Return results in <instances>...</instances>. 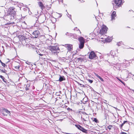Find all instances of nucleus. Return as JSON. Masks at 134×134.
Wrapping results in <instances>:
<instances>
[{"mask_svg":"<svg viewBox=\"0 0 134 134\" xmlns=\"http://www.w3.org/2000/svg\"><path fill=\"white\" fill-rule=\"evenodd\" d=\"M48 49L53 54L57 55L60 51L59 47L57 45L50 46L48 47Z\"/></svg>","mask_w":134,"mask_h":134,"instance_id":"nucleus-1","label":"nucleus"},{"mask_svg":"<svg viewBox=\"0 0 134 134\" xmlns=\"http://www.w3.org/2000/svg\"><path fill=\"white\" fill-rule=\"evenodd\" d=\"M78 113L81 115V118L85 121H87L89 119V116L85 112L79 111Z\"/></svg>","mask_w":134,"mask_h":134,"instance_id":"nucleus-2","label":"nucleus"},{"mask_svg":"<svg viewBox=\"0 0 134 134\" xmlns=\"http://www.w3.org/2000/svg\"><path fill=\"white\" fill-rule=\"evenodd\" d=\"M113 7L116 8L119 7L121 6V4L122 3V0H113Z\"/></svg>","mask_w":134,"mask_h":134,"instance_id":"nucleus-3","label":"nucleus"},{"mask_svg":"<svg viewBox=\"0 0 134 134\" xmlns=\"http://www.w3.org/2000/svg\"><path fill=\"white\" fill-rule=\"evenodd\" d=\"M118 66H119V69H121L123 68H126L128 66L129 64V62L127 60H125V63H123L121 64H118Z\"/></svg>","mask_w":134,"mask_h":134,"instance_id":"nucleus-4","label":"nucleus"},{"mask_svg":"<svg viewBox=\"0 0 134 134\" xmlns=\"http://www.w3.org/2000/svg\"><path fill=\"white\" fill-rule=\"evenodd\" d=\"M15 8L13 7H10L8 9L7 12V15H11L15 16L16 15V12L15 10Z\"/></svg>","mask_w":134,"mask_h":134,"instance_id":"nucleus-5","label":"nucleus"},{"mask_svg":"<svg viewBox=\"0 0 134 134\" xmlns=\"http://www.w3.org/2000/svg\"><path fill=\"white\" fill-rule=\"evenodd\" d=\"M79 40L80 42V43L79 45V48L80 49H81L84 47L85 43L83 37H81L79 38Z\"/></svg>","mask_w":134,"mask_h":134,"instance_id":"nucleus-6","label":"nucleus"},{"mask_svg":"<svg viewBox=\"0 0 134 134\" xmlns=\"http://www.w3.org/2000/svg\"><path fill=\"white\" fill-rule=\"evenodd\" d=\"M89 58L90 59L95 60L97 59L98 57L95 54L94 52L93 51H92L90 53Z\"/></svg>","mask_w":134,"mask_h":134,"instance_id":"nucleus-7","label":"nucleus"},{"mask_svg":"<svg viewBox=\"0 0 134 134\" xmlns=\"http://www.w3.org/2000/svg\"><path fill=\"white\" fill-rule=\"evenodd\" d=\"M107 27L106 26L103 25L100 30L99 33L101 35H103L107 31Z\"/></svg>","mask_w":134,"mask_h":134,"instance_id":"nucleus-8","label":"nucleus"},{"mask_svg":"<svg viewBox=\"0 0 134 134\" xmlns=\"http://www.w3.org/2000/svg\"><path fill=\"white\" fill-rule=\"evenodd\" d=\"M40 34L39 31L38 30H35L32 33L33 37L35 38H37L39 36Z\"/></svg>","mask_w":134,"mask_h":134,"instance_id":"nucleus-9","label":"nucleus"},{"mask_svg":"<svg viewBox=\"0 0 134 134\" xmlns=\"http://www.w3.org/2000/svg\"><path fill=\"white\" fill-rule=\"evenodd\" d=\"M65 46L69 51H71L72 49V45L70 44H65Z\"/></svg>","mask_w":134,"mask_h":134,"instance_id":"nucleus-10","label":"nucleus"},{"mask_svg":"<svg viewBox=\"0 0 134 134\" xmlns=\"http://www.w3.org/2000/svg\"><path fill=\"white\" fill-rule=\"evenodd\" d=\"M125 125V126H129V124L128 122L127 121H124L123 123L121 125H120V127L121 129H122V126Z\"/></svg>","mask_w":134,"mask_h":134,"instance_id":"nucleus-11","label":"nucleus"},{"mask_svg":"<svg viewBox=\"0 0 134 134\" xmlns=\"http://www.w3.org/2000/svg\"><path fill=\"white\" fill-rule=\"evenodd\" d=\"M15 16L7 14V15L6 16L7 18V19L8 21H10V20L14 19L15 17Z\"/></svg>","mask_w":134,"mask_h":134,"instance_id":"nucleus-12","label":"nucleus"},{"mask_svg":"<svg viewBox=\"0 0 134 134\" xmlns=\"http://www.w3.org/2000/svg\"><path fill=\"white\" fill-rule=\"evenodd\" d=\"M25 90L26 91H27L28 90H30V83H28L26 85H25Z\"/></svg>","mask_w":134,"mask_h":134,"instance_id":"nucleus-13","label":"nucleus"},{"mask_svg":"<svg viewBox=\"0 0 134 134\" xmlns=\"http://www.w3.org/2000/svg\"><path fill=\"white\" fill-rule=\"evenodd\" d=\"M116 12L114 11H113L111 15L112 20L115 19V18L116 17Z\"/></svg>","mask_w":134,"mask_h":134,"instance_id":"nucleus-14","label":"nucleus"},{"mask_svg":"<svg viewBox=\"0 0 134 134\" xmlns=\"http://www.w3.org/2000/svg\"><path fill=\"white\" fill-rule=\"evenodd\" d=\"M38 4L39 6L41 7V8L42 10H43V8H44V7L43 4L41 2H38Z\"/></svg>","mask_w":134,"mask_h":134,"instance_id":"nucleus-15","label":"nucleus"},{"mask_svg":"<svg viewBox=\"0 0 134 134\" xmlns=\"http://www.w3.org/2000/svg\"><path fill=\"white\" fill-rule=\"evenodd\" d=\"M18 37L21 41H23V40H25L26 38V37L24 36H23L21 35L19 36Z\"/></svg>","mask_w":134,"mask_h":134,"instance_id":"nucleus-16","label":"nucleus"},{"mask_svg":"<svg viewBox=\"0 0 134 134\" xmlns=\"http://www.w3.org/2000/svg\"><path fill=\"white\" fill-rule=\"evenodd\" d=\"M59 77L58 80L60 82H61L63 80H65L64 77L63 76H61L60 75H59Z\"/></svg>","mask_w":134,"mask_h":134,"instance_id":"nucleus-17","label":"nucleus"},{"mask_svg":"<svg viewBox=\"0 0 134 134\" xmlns=\"http://www.w3.org/2000/svg\"><path fill=\"white\" fill-rule=\"evenodd\" d=\"M112 39L111 37H108L105 38V41L107 42H109L112 40Z\"/></svg>","mask_w":134,"mask_h":134,"instance_id":"nucleus-18","label":"nucleus"},{"mask_svg":"<svg viewBox=\"0 0 134 134\" xmlns=\"http://www.w3.org/2000/svg\"><path fill=\"white\" fill-rule=\"evenodd\" d=\"M80 130L82 131V132L84 133H87V130L85 129L83 127L81 126V128H80Z\"/></svg>","mask_w":134,"mask_h":134,"instance_id":"nucleus-19","label":"nucleus"},{"mask_svg":"<svg viewBox=\"0 0 134 134\" xmlns=\"http://www.w3.org/2000/svg\"><path fill=\"white\" fill-rule=\"evenodd\" d=\"M20 66V65H19L17 66H16L14 67L15 70L18 71L19 70V68Z\"/></svg>","mask_w":134,"mask_h":134,"instance_id":"nucleus-20","label":"nucleus"},{"mask_svg":"<svg viewBox=\"0 0 134 134\" xmlns=\"http://www.w3.org/2000/svg\"><path fill=\"white\" fill-rule=\"evenodd\" d=\"M40 24L39 23V22L38 21H36V23L34 24V25L36 27H38L39 26Z\"/></svg>","mask_w":134,"mask_h":134,"instance_id":"nucleus-21","label":"nucleus"},{"mask_svg":"<svg viewBox=\"0 0 134 134\" xmlns=\"http://www.w3.org/2000/svg\"><path fill=\"white\" fill-rule=\"evenodd\" d=\"M95 75L96 76L99 78L101 81H104L103 79L99 76L97 74H95Z\"/></svg>","mask_w":134,"mask_h":134,"instance_id":"nucleus-22","label":"nucleus"},{"mask_svg":"<svg viewBox=\"0 0 134 134\" xmlns=\"http://www.w3.org/2000/svg\"><path fill=\"white\" fill-rule=\"evenodd\" d=\"M0 77L2 79L3 81L5 82L6 83L7 80L2 75H0Z\"/></svg>","mask_w":134,"mask_h":134,"instance_id":"nucleus-23","label":"nucleus"},{"mask_svg":"<svg viewBox=\"0 0 134 134\" xmlns=\"http://www.w3.org/2000/svg\"><path fill=\"white\" fill-rule=\"evenodd\" d=\"M70 35V36L74 38H75L76 37V35L75 34H69Z\"/></svg>","mask_w":134,"mask_h":134,"instance_id":"nucleus-24","label":"nucleus"},{"mask_svg":"<svg viewBox=\"0 0 134 134\" xmlns=\"http://www.w3.org/2000/svg\"><path fill=\"white\" fill-rule=\"evenodd\" d=\"M61 94V92L60 91H59L58 92H57L55 93V95L58 96H60V94Z\"/></svg>","mask_w":134,"mask_h":134,"instance_id":"nucleus-25","label":"nucleus"},{"mask_svg":"<svg viewBox=\"0 0 134 134\" xmlns=\"http://www.w3.org/2000/svg\"><path fill=\"white\" fill-rule=\"evenodd\" d=\"M0 70L1 72H3L4 73H6L7 72V71L5 70V69H4L3 70L0 69Z\"/></svg>","mask_w":134,"mask_h":134,"instance_id":"nucleus-26","label":"nucleus"},{"mask_svg":"<svg viewBox=\"0 0 134 134\" xmlns=\"http://www.w3.org/2000/svg\"><path fill=\"white\" fill-rule=\"evenodd\" d=\"M4 112H6L8 114H9V113L10 114V113L9 111L8 110L6 109H4Z\"/></svg>","mask_w":134,"mask_h":134,"instance_id":"nucleus-27","label":"nucleus"},{"mask_svg":"<svg viewBox=\"0 0 134 134\" xmlns=\"http://www.w3.org/2000/svg\"><path fill=\"white\" fill-rule=\"evenodd\" d=\"M93 121H94L96 123H98L99 122V121L96 118H94Z\"/></svg>","mask_w":134,"mask_h":134,"instance_id":"nucleus-28","label":"nucleus"},{"mask_svg":"<svg viewBox=\"0 0 134 134\" xmlns=\"http://www.w3.org/2000/svg\"><path fill=\"white\" fill-rule=\"evenodd\" d=\"M75 126L77 127L78 129H79V130H80V128H81V126L79 125H75Z\"/></svg>","mask_w":134,"mask_h":134,"instance_id":"nucleus-29","label":"nucleus"},{"mask_svg":"<svg viewBox=\"0 0 134 134\" xmlns=\"http://www.w3.org/2000/svg\"><path fill=\"white\" fill-rule=\"evenodd\" d=\"M122 41H121V42H118L117 43V45L118 46H120V45L121 44H122Z\"/></svg>","mask_w":134,"mask_h":134,"instance_id":"nucleus-30","label":"nucleus"},{"mask_svg":"<svg viewBox=\"0 0 134 134\" xmlns=\"http://www.w3.org/2000/svg\"><path fill=\"white\" fill-rule=\"evenodd\" d=\"M77 59L78 61H80L82 62L83 61V59L81 58H79Z\"/></svg>","mask_w":134,"mask_h":134,"instance_id":"nucleus-31","label":"nucleus"},{"mask_svg":"<svg viewBox=\"0 0 134 134\" xmlns=\"http://www.w3.org/2000/svg\"><path fill=\"white\" fill-rule=\"evenodd\" d=\"M113 127V126L111 125H109V126H108L107 128L109 129V130H110L111 129L112 127Z\"/></svg>","mask_w":134,"mask_h":134,"instance_id":"nucleus-32","label":"nucleus"},{"mask_svg":"<svg viewBox=\"0 0 134 134\" xmlns=\"http://www.w3.org/2000/svg\"><path fill=\"white\" fill-rule=\"evenodd\" d=\"M87 80L91 83H92L93 82V81L92 80H90V79H87Z\"/></svg>","mask_w":134,"mask_h":134,"instance_id":"nucleus-33","label":"nucleus"},{"mask_svg":"<svg viewBox=\"0 0 134 134\" xmlns=\"http://www.w3.org/2000/svg\"><path fill=\"white\" fill-rule=\"evenodd\" d=\"M118 80H119L125 86V83L123 82V81H122L121 79H118Z\"/></svg>","mask_w":134,"mask_h":134,"instance_id":"nucleus-34","label":"nucleus"},{"mask_svg":"<svg viewBox=\"0 0 134 134\" xmlns=\"http://www.w3.org/2000/svg\"><path fill=\"white\" fill-rule=\"evenodd\" d=\"M1 64L4 67H5V66H6V65L5 64L3 63H2Z\"/></svg>","mask_w":134,"mask_h":134,"instance_id":"nucleus-35","label":"nucleus"},{"mask_svg":"<svg viewBox=\"0 0 134 134\" xmlns=\"http://www.w3.org/2000/svg\"><path fill=\"white\" fill-rule=\"evenodd\" d=\"M69 34H72V33H68V32H67L66 34V35H68V36H70V35Z\"/></svg>","mask_w":134,"mask_h":134,"instance_id":"nucleus-36","label":"nucleus"},{"mask_svg":"<svg viewBox=\"0 0 134 134\" xmlns=\"http://www.w3.org/2000/svg\"><path fill=\"white\" fill-rule=\"evenodd\" d=\"M67 109L68 110H69V111H72V109H70L69 108H67Z\"/></svg>","mask_w":134,"mask_h":134,"instance_id":"nucleus-37","label":"nucleus"},{"mask_svg":"<svg viewBox=\"0 0 134 134\" xmlns=\"http://www.w3.org/2000/svg\"><path fill=\"white\" fill-rule=\"evenodd\" d=\"M120 134H127L125 132H121Z\"/></svg>","mask_w":134,"mask_h":134,"instance_id":"nucleus-38","label":"nucleus"},{"mask_svg":"<svg viewBox=\"0 0 134 134\" xmlns=\"http://www.w3.org/2000/svg\"><path fill=\"white\" fill-rule=\"evenodd\" d=\"M38 54L40 55L41 56H43V55H44V54H40V53H38Z\"/></svg>","mask_w":134,"mask_h":134,"instance_id":"nucleus-39","label":"nucleus"},{"mask_svg":"<svg viewBox=\"0 0 134 134\" xmlns=\"http://www.w3.org/2000/svg\"><path fill=\"white\" fill-rule=\"evenodd\" d=\"M77 83L79 85L81 86L82 85V84L80 83L79 82H77Z\"/></svg>","mask_w":134,"mask_h":134,"instance_id":"nucleus-40","label":"nucleus"},{"mask_svg":"<svg viewBox=\"0 0 134 134\" xmlns=\"http://www.w3.org/2000/svg\"><path fill=\"white\" fill-rule=\"evenodd\" d=\"M81 86L82 87H85V86H84V85H82H82H81Z\"/></svg>","mask_w":134,"mask_h":134,"instance_id":"nucleus-41","label":"nucleus"},{"mask_svg":"<svg viewBox=\"0 0 134 134\" xmlns=\"http://www.w3.org/2000/svg\"><path fill=\"white\" fill-rule=\"evenodd\" d=\"M79 1H80L81 2H84V0H79Z\"/></svg>","mask_w":134,"mask_h":134,"instance_id":"nucleus-42","label":"nucleus"},{"mask_svg":"<svg viewBox=\"0 0 134 134\" xmlns=\"http://www.w3.org/2000/svg\"><path fill=\"white\" fill-rule=\"evenodd\" d=\"M12 23H7V24L8 25H9L10 24H12ZM12 23H13V22Z\"/></svg>","mask_w":134,"mask_h":134,"instance_id":"nucleus-43","label":"nucleus"},{"mask_svg":"<svg viewBox=\"0 0 134 134\" xmlns=\"http://www.w3.org/2000/svg\"><path fill=\"white\" fill-rule=\"evenodd\" d=\"M66 134H77V133H76V134H72V133H66Z\"/></svg>","mask_w":134,"mask_h":134,"instance_id":"nucleus-44","label":"nucleus"},{"mask_svg":"<svg viewBox=\"0 0 134 134\" xmlns=\"http://www.w3.org/2000/svg\"><path fill=\"white\" fill-rule=\"evenodd\" d=\"M59 98H61L62 97V96H60H60H59Z\"/></svg>","mask_w":134,"mask_h":134,"instance_id":"nucleus-45","label":"nucleus"},{"mask_svg":"<svg viewBox=\"0 0 134 134\" xmlns=\"http://www.w3.org/2000/svg\"><path fill=\"white\" fill-rule=\"evenodd\" d=\"M132 109H133V110H134V107H132Z\"/></svg>","mask_w":134,"mask_h":134,"instance_id":"nucleus-46","label":"nucleus"},{"mask_svg":"<svg viewBox=\"0 0 134 134\" xmlns=\"http://www.w3.org/2000/svg\"><path fill=\"white\" fill-rule=\"evenodd\" d=\"M35 87L34 86H33V87H32V89H35Z\"/></svg>","mask_w":134,"mask_h":134,"instance_id":"nucleus-47","label":"nucleus"},{"mask_svg":"<svg viewBox=\"0 0 134 134\" xmlns=\"http://www.w3.org/2000/svg\"><path fill=\"white\" fill-rule=\"evenodd\" d=\"M0 63H1V64H2V63H3L2 61H1V60H0Z\"/></svg>","mask_w":134,"mask_h":134,"instance_id":"nucleus-48","label":"nucleus"},{"mask_svg":"<svg viewBox=\"0 0 134 134\" xmlns=\"http://www.w3.org/2000/svg\"><path fill=\"white\" fill-rule=\"evenodd\" d=\"M46 86V84H45V83H44V86Z\"/></svg>","mask_w":134,"mask_h":134,"instance_id":"nucleus-49","label":"nucleus"},{"mask_svg":"<svg viewBox=\"0 0 134 134\" xmlns=\"http://www.w3.org/2000/svg\"><path fill=\"white\" fill-rule=\"evenodd\" d=\"M76 29H77V27H76L74 29V30H76Z\"/></svg>","mask_w":134,"mask_h":134,"instance_id":"nucleus-50","label":"nucleus"},{"mask_svg":"<svg viewBox=\"0 0 134 134\" xmlns=\"http://www.w3.org/2000/svg\"><path fill=\"white\" fill-rule=\"evenodd\" d=\"M57 98H56V101H57V100H58L57 99Z\"/></svg>","mask_w":134,"mask_h":134,"instance_id":"nucleus-51","label":"nucleus"},{"mask_svg":"<svg viewBox=\"0 0 134 134\" xmlns=\"http://www.w3.org/2000/svg\"><path fill=\"white\" fill-rule=\"evenodd\" d=\"M132 60H134V58H133V59H132Z\"/></svg>","mask_w":134,"mask_h":134,"instance_id":"nucleus-52","label":"nucleus"},{"mask_svg":"<svg viewBox=\"0 0 134 134\" xmlns=\"http://www.w3.org/2000/svg\"><path fill=\"white\" fill-rule=\"evenodd\" d=\"M44 17L45 18H46V16L45 15H44Z\"/></svg>","mask_w":134,"mask_h":134,"instance_id":"nucleus-53","label":"nucleus"},{"mask_svg":"<svg viewBox=\"0 0 134 134\" xmlns=\"http://www.w3.org/2000/svg\"><path fill=\"white\" fill-rule=\"evenodd\" d=\"M0 69H2L1 68V67H0Z\"/></svg>","mask_w":134,"mask_h":134,"instance_id":"nucleus-54","label":"nucleus"},{"mask_svg":"<svg viewBox=\"0 0 134 134\" xmlns=\"http://www.w3.org/2000/svg\"><path fill=\"white\" fill-rule=\"evenodd\" d=\"M128 27V28H130V27Z\"/></svg>","mask_w":134,"mask_h":134,"instance_id":"nucleus-55","label":"nucleus"},{"mask_svg":"<svg viewBox=\"0 0 134 134\" xmlns=\"http://www.w3.org/2000/svg\"><path fill=\"white\" fill-rule=\"evenodd\" d=\"M80 134V133H79V134Z\"/></svg>","mask_w":134,"mask_h":134,"instance_id":"nucleus-56","label":"nucleus"}]
</instances>
